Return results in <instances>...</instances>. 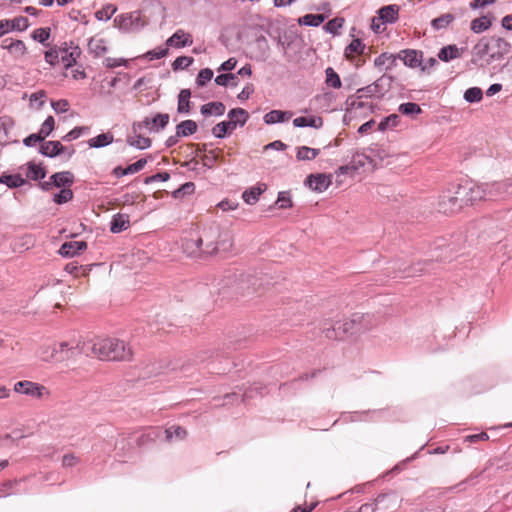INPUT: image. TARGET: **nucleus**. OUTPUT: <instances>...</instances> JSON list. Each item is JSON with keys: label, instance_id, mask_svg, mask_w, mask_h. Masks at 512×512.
I'll return each instance as SVG.
<instances>
[{"label": "nucleus", "instance_id": "4d7b16f0", "mask_svg": "<svg viewBox=\"0 0 512 512\" xmlns=\"http://www.w3.org/2000/svg\"><path fill=\"white\" fill-rule=\"evenodd\" d=\"M55 120L52 116H48L42 123L39 134L45 139L54 130Z\"/></svg>", "mask_w": 512, "mask_h": 512}, {"label": "nucleus", "instance_id": "0eeeda50", "mask_svg": "<svg viewBox=\"0 0 512 512\" xmlns=\"http://www.w3.org/2000/svg\"><path fill=\"white\" fill-rule=\"evenodd\" d=\"M14 391L16 393L24 394L38 400L47 399L50 397V391L47 387L29 380H23L15 383Z\"/></svg>", "mask_w": 512, "mask_h": 512}, {"label": "nucleus", "instance_id": "f3484780", "mask_svg": "<svg viewBox=\"0 0 512 512\" xmlns=\"http://www.w3.org/2000/svg\"><path fill=\"white\" fill-rule=\"evenodd\" d=\"M86 248L87 243L85 241H69L62 244L59 253L65 257H73Z\"/></svg>", "mask_w": 512, "mask_h": 512}, {"label": "nucleus", "instance_id": "f03ea898", "mask_svg": "<svg viewBox=\"0 0 512 512\" xmlns=\"http://www.w3.org/2000/svg\"><path fill=\"white\" fill-rule=\"evenodd\" d=\"M83 339L74 342L62 341L44 343L37 349V357L45 363H62L70 360L79 353V345Z\"/></svg>", "mask_w": 512, "mask_h": 512}, {"label": "nucleus", "instance_id": "79ce46f5", "mask_svg": "<svg viewBox=\"0 0 512 512\" xmlns=\"http://www.w3.org/2000/svg\"><path fill=\"white\" fill-rule=\"evenodd\" d=\"M166 439L171 441L172 439L182 440L186 437L187 432L180 426H171L165 430Z\"/></svg>", "mask_w": 512, "mask_h": 512}, {"label": "nucleus", "instance_id": "9b49d317", "mask_svg": "<svg viewBox=\"0 0 512 512\" xmlns=\"http://www.w3.org/2000/svg\"><path fill=\"white\" fill-rule=\"evenodd\" d=\"M464 202H461V196L456 194L455 196H452L450 194H443L440 196L439 200V209L445 214L448 213H454L455 211L459 210Z\"/></svg>", "mask_w": 512, "mask_h": 512}, {"label": "nucleus", "instance_id": "2eb2a0df", "mask_svg": "<svg viewBox=\"0 0 512 512\" xmlns=\"http://www.w3.org/2000/svg\"><path fill=\"white\" fill-rule=\"evenodd\" d=\"M182 248L189 257H200L205 254L199 236L186 238L183 241Z\"/></svg>", "mask_w": 512, "mask_h": 512}, {"label": "nucleus", "instance_id": "7c9ffc66", "mask_svg": "<svg viewBox=\"0 0 512 512\" xmlns=\"http://www.w3.org/2000/svg\"><path fill=\"white\" fill-rule=\"evenodd\" d=\"M225 113V106L222 102H210L201 106V114L204 116H221Z\"/></svg>", "mask_w": 512, "mask_h": 512}, {"label": "nucleus", "instance_id": "c756f323", "mask_svg": "<svg viewBox=\"0 0 512 512\" xmlns=\"http://www.w3.org/2000/svg\"><path fill=\"white\" fill-rule=\"evenodd\" d=\"M352 317H359L358 321L355 322V333L365 332L374 325L373 317L369 314L355 313Z\"/></svg>", "mask_w": 512, "mask_h": 512}, {"label": "nucleus", "instance_id": "864d4df0", "mask_svg": "<svg viewBox=\"0 0 512 512\" xmlns=\"http://www.w3.org/2000/svg\"><path fill=\"white\" fill-rule=\"evenodd\" d=\"M46 175L45 170L36 164H30L28 167L27 177L32 180H39Z\"/></svg>", "mask_w": 512, "mask_h": 512}, {"label": "nucleus", "instance_id": "3c124183", "mask_svg": "<svg viewBox=\"0 0 512 512\" xmlns=\"http://www.w3.org/2000/svg\"><path fill=\"white\" fill-rule=\"evenodd\" d=\"M10 22L9 31H24L28 28L29 23L26 17H17L13 20H8Z\"/></svg>", "mask_w": 512, "mask_h": 512}, {"label": "nucleus", "instance_id": "6e6552de", "mask_svg": "<svg viewBox=\"0 0 512 512\" xmlns=\"http://www.w3.org/2000/svg\"><path fill=\"white\" fill-rule=\"evenodd\" d=\"M359 317H351L349 319H344L341 321H337L332 329H326V337L330 339H341L345 335L354 334L355 333V322L358 321Z\"/></svg>", "mask_w": 512, "mask_h": 512}, {"label": "nucleus", "instance_id": "423d86ee", "mask_svg": "<svg viewBox=\"0 0 512 512\" xmlns=\"http://www.w3.org/2000/svg\"><path fill=\"white\" fill-rule=\"evenodd\" d=\"M455 194L461 196V202L464 204H474L475 202L487 200L485 183L477 184L467 182L458 186Z\"/></svg>", "mask_w": 512, "mask_h": 512}, {"label": "nucleus", "instance_id": "4be33fe9", "mask_svg": "<svg viewBox=\"0 0 512 512\" xmlns=\"http://www.w3.org/2000/svg\"><path fill=\"white\" fill-rule=\"evenodd\" d=\"M130 221L127 214L118 213L113 216L110 223V231L112 233H120L129 227Z\"/></svg>", "mask_w": 512, "mask_h": 512}, {"label": "nucleus", "instance_id": "ea45409f", "mask_svg": "<svg viewBox=\"0 0 512 512\" xmlns=\"http://www.w3.org/2000/svg\"><path fill=\"white\" fill-rule=\"evenodd\" d=\"M45 99L46 92L44 90H39L35 93H32L29 98L30 108L40 110L45 104Z\"/></svg>", "mask_w": 512, "mask_h": 512}, {"label": "nucleus", "instance_id": "f8f14e48", "mask_svg": "<svg viewBox=\"0 0 512 512\" xmlns=\"http://www.w3.org/2000/svg\"><path fill=\"white\" fill-rule=\"evenodd\" d=\"M73 183V174L69 171H63L53 174L50 181L44 182L42 188L45 190L50 189L52 186L65 187Z\"/></svg>", "mask_w": 512, "mask_h": 512}, {"label": "nucleus", "instance_id": "b1692460", "mask_svg": "<svg viewBox=\"0 0 512 512\" xmlns=\"http://www.w3.org/2000/svg\"><path fill=\"white\" fill-rule=\"evenodd\" d=\"M2 47L9 50L15 57H21L26 53V46L21 40L5 39Z\"/></svg>", "mask_w": 512, "mask_h": 512}, {"label": "nucleus", "instance_id": "ddd939ff", "mask_svg": "<svg viewBox=\"0 0 512 512\" xmlns=\"http://www.w3.org/2000/svg\"><path fill=\"white\" fill-rule=\"evenodd\" d=\"M193 43L192 35L185 32L183 29L176 30L172 36L166 40L168 47L183 48L190 46Z\"/></svg>", "mask_w": 512, "mask_h": 512}, {"label": "nucleus", "instance_id": "5fc2aeb1", "mask_svg": "<svg viewBox=\"0 0 512 512\" xmlns=\"http://www.w3.org/2000/svg\"><path fill=\"white\" fill-rule=\"evenodd\" d=\"M147 164V160L145 158H141L133 164L128 165L126 168L122 170V175L134 174L141 171L145 165Z\"/></svg>", "mask_w": 512, "mask_h": 512}, {"label": "nucleus", "instance_id": "603ef678", "mask_svg": "<svg viewBox=\"0 0 512 512\" xmlns=\"http://www.w3.org/2000/svg\"><path fill=\"white\" fill-rule=\"evenodd\" d=\"M343 23H344V20L342 18H334V19H331L329 20L325 25H324V30L328 33H331V34H337L339 32V30L342 28L343 26Z\"/></svg>", "mask_w": 512, "mask_h": 512}, {"label": "nucleus", "instance_id": "5701e85b", "mask_svg": "<svg viewBox=\"0 0 512 512\" xmlns=\"http://www.w3.org/2000/svg\"><path fill=\"white\" fill-rule=\"evenodd\" d=\"M137 21L138 16L134 14H122L117 16L114 20L119 29L125 32L132 31Z\"/></svg>", "mask_w": 512, "mask_h": 512}, {"label": "nucleus", "instance_id": "bb28decb", "mask_svg": "<svg viewBox=\"0 0 512 512\" xmlns=\"http://www.w3.org/2000/svg\"><path fill=\"white\" fill-rule=\"evenodd\" d=\"M64 147L59 141L44 142L40 147V153L47 157H55L63 151Z\"/></svg>", "mask_w": 512, "mask_h": 512}, {"label": "nucleus", "instance_id": "0e129e2a", "mask_svg": "<svg viewBox=\"0 0 512 512\" xmlns=\"http://www.w3.org/2000/svg\"><path fill=\"white\" fill-rule=\"evenodd\" d=\"M213 75H214V73L210 68H204V69L200 70V72L197 76V79H196V83L199 86H204L207 82H209L213 78Z\"/></svg>", "mask_w": 512, "mask_h": 512}, {"label": "nucleus", "instance_id": "cd10ccee", "mask_svg": "<svg viewBox=\"0 0 512 512\" xmlns=\"http://www.w3.org/2000/svg\"><path fill=\"white\" fill-rule=\"evenodd\" d=\"M397 55L391 53H382L375 60L374 65L378 68L384 67L385 70H391L396 66Z\"/></svg>", "mask_w": 512, "mask_h": 512}, {"label": "nucleus", "instance_id": "c9c22d12", "mask_svg": "<svg viewBox=\"0 0 512 512\" xmlns=\"http://www.w3.org/2000/svg\"><path fill=\"white\" fill-rule=\"evenodd\" d=\"M491 26V20L488 16H481L479 18H475L471 21V30L474 33H482L488 30Z\"/></svg>", "mask_w": 512, "mask_h": 512}, {"label": "nucleus", "instance_id": "dca6fc26", "mask_svg": "<svg viewBox=\"0 0 512 512\" xmlns=\"http://www.w3.org/2000/svg\"><path fill=\"white\" fill-rule=\"evenodd\" d=\"M305 183L311 190L316 192H323L329 187L331 181L330 177L325 174H312L307 177Z\"/></svg>", "mask_w": 512, "mask_h": 512}, {"label": "nucleus", "instance_id": "7ed1b4c3", "mask_svg": "<svg viewBox=\"0 0 512 512\" xmlns=\"http://www.w3.org/2000/svg\"><path fill=\"white\" fill-rule=\"evenodd\" d=\"M510 49L511 44L501 37H483L473 47L477 60H482L486 65L501 61Z\"/></svg>", "mask_w": 512, "mask_h": 512}, {"label": "nucleus", "instance_id": "f704fd0d", "mask_svg": "<svg viewBox=\"0 0 512 512\" xmlns=\"http://www.w3.org/2000/svg\"><path fill=\"white\" fill-rule=\"evenodd\" d=\"M127 143L130 146L136 147L137 149H147L151 146V139L148 137H144L141 133L134 134V136H129L127 138Z\"/></svg>", "mask_w": 512, "mask_h": 512}, {"label": "nucleus", "instance_id": "9d476101", "mask_svg": "<svg viewBox=\"0 0 512 512\" xmlns=\"http://www.w3.org/2000/svg\"><path fill=\"white\" fill-rule=\"evenodd\" d=\"M487 200L508 199L507 180L485 183Z\"/></svg>", "mask_w": 512, "mask_h": 512}, {"label": "nucleus", "instance_id": "393cba45", "mask_svg": "<svg viewBox=\"0 0 512 512\" xmlns=\"http://www.w3.org/2000/svg\"><path fill=\"white\" fill-rule=\"evenodd\" d=\"M365 47V44L360 39H353L351 43L345 48L344 55L347 60L351 61L356 55L363 54Z\"/></svg>", "mask_w": 512, "mask_h": 512}, {"label": "nucleus", "instance_id": "e433bc0d", "mask_svg": "<svg viewBox=\"0 0 512 512\" xmlns=\"http://www.w3.org/2000/svg\"><path fill=\"white\" fill-rule=\"evenodd\" d=\"M319 153V149L301 146L297 149L296 158L299 161L313 160L319 155Z\"/></svg>", "mask_w": 512, "mask_h": 512}, {"label": "nucleus", "instance_id": "aec40b11", "mask_svg": "<svg viewBox=\"0 0 512 512\" xmlns=\"http://www.w3.org/2000/svg\"><path fill=\"white\" fill-rule=\"evenodd\" d=\"M266 190V185L263 183L257 184L247 190H245L242 194V199L245 203L249 205L255 204L259 196Z\"/></svg>", "mask_w": 512, "mask_h": 512}, {"label": "nucleus", "instance_id": "412c9836", "mask_svg": "<svg viewBox=\"0 0 512 512\" xmlns=\"http://www.w3.org/2000/svg\"><path fill=\"white\" fill-rule=\"evenodd\" d=\"M293 125L299 128L312 127L315 129H319L323 126V119L320 116H302L295 118L293 120Z\"/></svg>", "mask_w": 512, "mask_h": 512}, {"label": "nucleus", "instance_id": "39448f33", "mask_svg": "<svg viewBox=\"0 0 512 512\" xmlns=\"http://www.w3.org/2000/svg\"><path fill=\"white\" fill-rule=\"evenodd\" d=\"M249 114L242 108H234L228 112V121H222L212 128V134L216 138H224L232 132L237 125L243 126L248 120Z\"/></svg>", "mask_w": 512, "mask_h": 512}, {"label": "nucleus", "instance_id": "6ab92c4d", "mask_svg": "<svg viewBox=\"0 0 512 512\" xmlns=\"http://www.w3.org/2000/svg\"><path fill=\"white\" fill-rule=\"evenodd\" d=\"M420 57L421 54L410 49L402 50L397 54V59L402 60L406 66L411 68H416L421 64Z\"/></svg>", "mask_w": 512, "mask_h": 512}, {"label": "nucleus", "instance_id": "473e14b6", "mask_svg": "<svg viewBox=\"0 0 512 512\" xmlns=\"http://www.w3.org/2000/svg\"><path fill=\"white\" fill-rule=\"evenodd\" d=\"M325 20V16L323 14H306L302 17H299L297 22L299 25L318 27Z\"/></svg>", "mask_w": 512, "mask_h": 512}, {"label": "nucleus", "instance_id": "1a4fd4ad", "mask_svg": "<svg viewBox=\"0 0 512 512\" xmlns=\"http://www.w3.org/2000/svg\"><path fill=\"white\" fill-rule=\"evenodd\" d=\"M221 236V231L217 227H210L205 229L199 236L205 254H213L219 251L218 238Z\"/></svg>", "mask_w": 512, "mask_h": 512}, {"label": "nucleus", "instance_id": "6e6d98bb", "mask_svg": "<svg viewBox=\"0 0 512 512\" xmlns=\"http://www.w3.org/2000/svg\"><path fill=\"white\" fill-rule=\"evenodd\" d=\"M194 59L189 56H179L172 63L173 70L186 69L191 66Z\"/></svg>", "mask_w": 512, "mask_h": 512}, {"label": "nucleus", "instance_id": "c85d7f7f", "mask_svg": "<svg viewBox=\"0 0 512 512\" xmlns=\"http://www.w3.org/2000/svg\"><path fill=\"white\" fill-rule=\"evenodd\" d=\"M462 49H459L456 45H447L440 49L438 58L441 61L449 62L453 59L461 57Z\"/></svg>", "mask_w": 512, "mask_h": 512}, {"label": "nucleus", "instance_id": "f257e3e1", "mask_svg": "<svg viewBox=\"0 0 512 512\" xmlns=\"http://www.w3.org/2000/svg\"><path fill=\"white\" fill-rule=\"evenodd\" d=\"M79 353L112 361H129L133 355L132 348L125 341L102 337L83 339V343L79 345Z\"/></svg>", "mask_w": 512, "mask_h": 512}, {"label": "nucleus", "instance_id": "4c0bfd02", "mask_svg": "<svg viewBox=\"0 0 512 512\" xmlns=\"http://www.w3.org/2000/svg\"><path fill=\"white\" fill-rule=\"evenodd\" d=\"M113 142V135L111 133H102L88 141L90 147L101 148Z\"/></svg>", "mask_w": 512, "mask_h": 512}, {"label": "nucleus", "instance_id": "052dcab7", "mask_svg": "<svg viewBox=\"0 0 512 512\" xmlns=\"http://www.w3.org/2000/svg\"><path fill=\"white\" fill-rule=\"evenodd\" d=\"M152 119L153 125L155 126V130L164 129L169 122V115L164 113L156 114Z\"/></svg>", "mask_w": 512, "mask_h": 512}, {"label": "nucleus", "instance_id": "09e8293b", "mask_svg": "<svg viewBox=\"0 0 512 512\" xmlns=\"http://www.w3.org/2000/svg\"><path fill=\"white\" fill-rule=\"evenodd\" d=\"M400 121V117L397 114H391L384 118L378 125V129L380 131H385L386 129L394 128L398 125Z\"/></svg>", "mask_w": 512, "mask_h": 512}, {"label": "nucleus", "instance_id": "a18cd8bd", "mask_svg": "<svg viewBox=\"0 0 512 512\" xmlns=\"http://www.w3.org/2000/svg\"><path fill=\"white\" fill-rule=\"evenodd\" d=\"M386 495H379L375 500L360 506L358 512H375L379 506L385 501Z\"/></svg>", "mask_w": 512, "mask_h": 512}, {"label": "nucleus", "instance_id": "69168bd1", "mask_svg": "<svg viewBox=\"0 0 512 512\" xmlns=\"http://www.w3.org/2000/svg\"><path fill=\"white\" fill-rule=\"evenodd\" d=\"M167 54H168L167 48L159 47V48L148 51L142 57L146 58L148 60H154V59H161V58L167 56Z\"/></svg>", "mask_w": 512, "mask_h": 512}, {"label": "nucleus", "instance_id": "72a5a7b5", "mask_svg": "<svg viewBox=\"0 0 512 512\" xmlns=\"http://www.w3.org/2000/svg\"><path fill=\"white\" fill-rule=\"evenodd\" d=\"M178 136L187 137L197 131V123L193 120H185L176 126Z\"/></svg>", "mask_w": 512, "mask_h": 512}, {"label": "nucleus", "instance_id": "2f4dec72", "mask_svg": "<svg viewBox=\"0 0 512 512\" xmlns=\"http://www.w3.org/2000/svg\"><path fill=\"white\" fill-rule=\"evenodd\" d=\"M190 97L191 92L189 89H182L178 95L177 111L180 114H188L190 111Z\"/></svg>", "mask_w": 512, "mask_h": 512}, {"label": "nucleus", "instance_id": "e2e57ef3", "mask_svg": "<svg viewBox=\"0 0 512 512\" xmlns=\"http://www.w3.org/2000/svg\"><path fill=\"white\" fill-rule=\"evenodd\" d=\"M50 37V29L49 28H38L35 29L32 33V38L35 41H38L44 44Z\"/></svg>", "mask_w": 512, "mask_h": 512}, {"label": "nucleus", "instance_id": "338daca9", "mask_svg": "<svg viewBox=\"0 0 512 512\" xmlns=\"http://www.w3.org/2000/svg\"><path fill=\"white\" fill-rule=\"evenodd\" d=\"M104 65L107 68H110V69L116 68V67H119V66H127L128 65V60H126L124 58L107 57L104 60Z\"/></svg>", "mask_w": 512, "mask_h": 512}, {"label": "nucleus", "instance_id": "a878e982", "mask_svg": "<svg viewBox=\"0 0 512 512\" xmlns=\"http://www.w3.org/2000/svg\"><path fill=\"white\" fill-rule=\"evenodd\" d=\"M292 116L291 112L288 111H281V110H271L264 116V122L268 125H272L275 123H281L288 119H290Z\"/></svg>", "mask_w": 512, "mask_h": 512}, {"label": "nucleus", "instance_id": "8fccbe9b", "mask_svg": "<svg viewBox=\"0 0 512 512\" xmlns=\"http://www.w3.org/2000/svg\"><path fill=\"white\" fill-rule=\"evenodd\" d=\"M398 111L403 115H416L421 113V108L418 104L407 102L400 104Z\"/></svg>", "mask_w": 512, "mask_h": 512}, {"label": "nucleus", "instance_id": "c03bdc74", "mask_svg": "<svg viewBox=\"0 0 512 512\" xmlns=\"http://www.w3.org/2000/svg\"><path fill=\"white\" fill-rule=\"evenodd\" d=\"M326 74V83L328 86L333 87L335 89H339L342 85L341 79L339 75L334 71L333 68L328 67L325 71Z\"/></svg>", "mask_w": 512, "mask_h": 512}, {"label": "nucleus", "instance_id": "680f3d73", "mask_svg": "<svg viewBox=\"0 0 512 512\" xmlns=\"http://www.w3.org/2000/svg\"><path fill=\"white\" fill-rule=\"evenodd\" d=\"M232 236L228 232H221L218 238L219 250L228 251L232 247Z\"/></svg>", "mask_w": 512, "mask_h": 512}, {"label": "nucleus", "instance_id": "58836bf2", "mask_svg": "<svg viewBox=\"0 0 512 512\" xmlns=\"http://www.w3.org/2000/svg\"><path fill=\"white\" fill-rule=\"evenodd\" d=\"M455 17L451 13L443 14L435 19L432 20L431 26L434 30H441L449 26L453 21Z\"/></svg>", "mask_w": 512, "mask_h": 512}, {"label": "nucleus", "instance_id": "20e7f679", "mask_svg": "<svg viewBox=\"0 0 512 512\" xmlns=\"http://www.w3.org/2000/svg\"><path fill=\"white\" fill-rule=\"evenodd\" d=\"M81 55L77 46L52 48L45 52V60L52 66L62 64L65 69L73 67Z\"/></svg>", "mask_w": 512, "mask_h": 512}, {"label": "nucleus", "instance_id": "de8ad7c7", "mask_svg": "<svg viewBox=\"0 0 512 512\" xmlns=\"http://www.w3.org/2000/svg\"><path fill=\"white\" fill-rule=\"evenodd\" d=\"M144 129H147L149 131L155 130V126L153 125L151 118L146 117L144 120L140 122H135L132 125L133 134L141 133Z\"/></svg>", "mask_w": 512, "mask_h": 512}, {"label": "nucleus", "instance_id": "4468645a", "mask_svg": "<svg viewBox=\"0 0 512 512\" xmlns=\"http://www.w3.org/2000/svg\"><path fill=\"white\" fill-rule=\"evenodd\" d=\"M373 160L364 153L356 152L350 161L349 165L341 167L343 173H348L349 170H359L365 168L367 165H371Z\"/></svg>", "mask_w": 512, "mask_h": 512}, {"label": "nucleus", "instance_id": "49530a36", "mask_svg": "<svg viewBox=\"0 0 512 512\" xmlns=\"http://www.w3.org/2000/svg\"><path fill=\"white\" fill-rule=\"evenodd\" d=\"M0 183L6 184L10 188L20 187L24 180L19 175H2L0 177Z\"/></svg>", "mask_w": 512, "mask_h": 512}, {"label": "nucleus", "instance_id": "37998d69", "mask_svg": "<svg viewBox=\"0 0 512 512\" xmlns=\"http://www.w3.org/2000/svg\"><path fill=\"white\" fill-rule=\"evenodd\" d=\"M483 98V92L479 87H471L464 93V99L469 103L480 102Z\"/></svg>", "mask_w": 512, "mask_h": 512}, {"label": "nucleus", "instance_id": "774afa93", "mask_svg": "<svg viewBox=\"0 0 512 512\" xmlns=\"http://www.w3.org/2000/svg\"><path fill=\"white\" fill-rule=\"evenodd\" d=\"M279 208L286 209L292 206V201L288 192H279L277 202Z\"/></svg>", "mask_w": 512, "mask_h": 512}, {"label": "nucleus", "instance_id": "bf43d9fd", "mask_svg": "<svg viewBox=\"0 0 512 512\" xmlns=\"http://www.w3.org/2000/svg\"><path fill=\"white\" fill-rule=\"evenodd\" d=\"M237 79V76L236 74H233V73H227V74H221V75H218L216 78H215V82L216 84L220 85V86H227L228 84L231 83V85H236L237 83L235 82Z\"/></svg>", "mask_w": 512, "mask_h": 512}, {"label": "nucleus", "instance_id": "a211bd4d", "mask_svg": "<svg viewBox=\"0 0 512 512\" xmlns=\"http://www.w3.org/2000/svg\"><path fill=\"white\" fill-rule=\"evenodd\" d=\"M399 7L395 4L383 6L378 10V17L385 24H392L398 20Z\"/></svg>", "mask_w": 512, "mask_h": 512}, {"label": "nucleus", "instance_id": "13d9d810", "mask_svg": "<svg viewBox=\"0 0 512 512\" xmlns=\"http://www.w3.org/2000/svg\"><path fill=\"white\" fill-rule=\"evenodd\" d=\"M73 198V192L71 189L64 188L54 195L53 200L57 204L67 203Z\"/></svg>", "mask_w": 512, "mask_h": 512}, {"label": "nucleus", "instance_id": "a19ab883", "mask_svg": "<svg viewBox=\"0 0 512 512\" xmlns=\"http://www.w3.org/2000/svg\"><path fill=\"white\" fill-rule=\"evenodd\" d=\"M88 47L95 55L100 56L107 51L105 41L101 38H91Z\"/></svg>", "mask_w": 512, "mask_h": 512}]
</instances>
